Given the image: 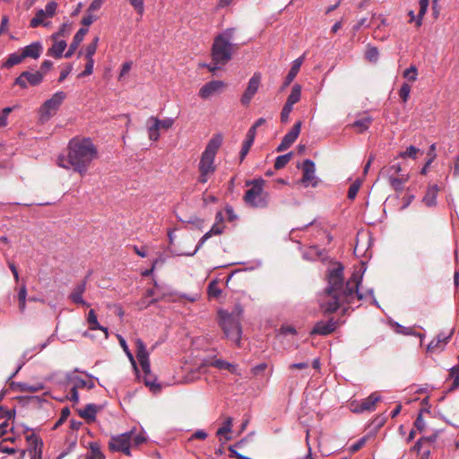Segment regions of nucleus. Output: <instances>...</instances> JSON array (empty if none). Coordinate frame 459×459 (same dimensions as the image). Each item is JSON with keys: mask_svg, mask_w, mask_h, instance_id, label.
Segmentation results:
<instances>
[{"mask_svg": "<svg viewBox=\"0 0 459 459\" xmlns=\"http://www.w3.org/2000/svg\"><path fill=\"white\" fill-rule=\"evenodd\" d=\"M343 266L340 264L330 268L327 272V287L320 298V307L325 313L337 311L342 306H351L371 297L374 304H377L373 295V290L369 289L366 293L359 290L362 281V273L356 270L349 280L343 281Z\"/></svg>", "mask_w": 459, "mask_h": 459, "instance_id": "nucleus-1", "label": "nucleus"}, {"mask_svg": "<svg viewBox=\"0 0 459 459\" xmlns=\"http://www.w3.org/2000/svg\"><path fill=\"white\" fill-rule=\"evenodd\" d=\"M98 158V149L90 138H73L67 146V155H60L56 164L83 176L91 162Z\"/></svg>", "mask_w": 459, "mask_h": 459, "instance_id": "nucleus-2", "label": "nucleus"}, {"mask_svg": "<svg viewBox=\"0 0 459 459\" xmlns=\"http://www.w3.org/2000/svg\"><path fill=\"white\" fill-rule=\"evenodd\" d=\"M234 34L235 29L228 28L214 38L212 47V63L204 65L211 72L225 65L232 58L235 49L238 48V46L231 42Z\"/></svg>", "mask_w": 459, "mask_h": 459, "instance_id": "nucleus-3", "label": "nucleus"}, {"mask_svg": "<svg viewBox=\"0 0 459 459\" xmlns=\"http://www.w3.org/2000/svg\"><path fill=\"white\" fill-rule=\"evenodd\" d=\"M265 180L262 178L246 181V191L243 200L252 208H266L269 204V194L264 190Z\"/></svg>", "mask_w": 459, "mask_h": 459, "instance_id": "nucleus-4", "label": "nucleus"}, {"mask_svg": "<svg viewBox=\"0 0 459 459\" xmlns=\"http://www.w3.org/2000/svg\"><path fill=\"white\" fill-rule=\"evenodd\" d=\"M240 314L241 310L238 313H229L225 310H220L218 316L220 318V325L224 332L225 336L239 345L241 340V326H240Z\"/></svg>", "mask_w": 459, "mask_h": 459, "instance_id": "nucleus-5", "label": "nucleus"}, {"mask_svg": "<svg viewBox=\"0 0 459 459\" xmlns=\"http://www.w3.org/2000/svg\"><path fill=\"white\" fill-rule=\"evenodd\" d=\"M136 357L144 373L143 380L150 390L157 393L160 390V385L156 384V377L151 372L149 360V352L146 350L144 342L141 339L135 341Z\"/></svg>", "mask_w": 459, "mask_h": 459, "instance_id": "nucleus-6", "label": "nucleus"}, {"mask_svg": "<svg viewBox=\"0 0 459 459\" xmlns=\"http://www.w3.org/2000/svg\"><path fill=\"white\" fill-rule=\"evenodd\" d=\"M379 176L387 180L388 184L395 192H401L403 185L409 180V173L403 172L400 163H393L384 167Z\"/></svg>", "mask_w": 459, "mask_h": 459, "instance_id": "nucleus-7", "label": "nucleus"}, {"mask_svg": "<svg viewBox=\"0 0 459 459\" xmlns=\"http://www.w3.org/2000/svg\"><path fill=\"white\" fill-rule=\"evenodd\" d=\"M220 145V139L213 138L209 141L204 152L202 154L199 163V170H204L205 172L212 173L215 171L214 159Z\"/></svg>", "mask_w": 459, "mask_h": 459, "instance_id": "nucleus-8", "label": "nucleus"}, {"mask_svg": "<svg viewBox=\"0 0 459 459\" xmlns=\"http://www.w3.org/2000/svg\"><path fill=\"white\" fill-rule=\"evenodd\" d=\"M65 98V92L60 91H56L50 99L47 100L39 108L40 120L48 121L53 117Z\"/></svg>", "mask_w": 459, "mask_h": 459, "instance_id": "nucleus-9", "label": "nucleus"}, {"mask_svg": "<svg viewBox=\"0 0 459 459\" xmlns=\"http://www.w3.org/2000/svg\"><path fill=\"white\" fill-rule=\"evenodd\" d=\"M45 73L41 71H23L15 80L14 85L25 90L30 86H39L44 80Z\"/></svg>", "mask_w": 459, "mask_h": 459, "instance_id": "nucleus-10", "label": "nucleus"}, {"mask_svg": "<svg viewBox=\"0 0 459 459\" xmlns=\"http://www.w3.org/2000/svg\"><path fill=\"white\" fill-rule=\"evenodd\" d=\"M261 79L262 75L260 73H255L249 79L247 87L240 99L241 104L243 106L249 105L260 87Z\"/></svg>", "mask_w": 459, "mask_h": 459, "instance_id": "nucleus-11", "label": "nucleus"}, {"mask_svg": "<svg viewBox=\"0 0 459 459\" xmlns=\"http://www.w3.org/2000/svg\"><path fill=\"white\" fill-rule=\"evenodd\" d=\"M301 126V121H298L294 124L292 128L284 135L281 143L276 148L277 152H283L292 145L300 134Z\"/></svg>", "mask_w": 459, "mask_h": 459, "instance_id": "nucleus-12", "label": "nucleus"}, {"mask_svg": "<svg viewBox=\"0 0 459 459\" xmlns=\"http://www.w3.org/2000/svg\"><path fill=\"white\" fill-rule=\"evenodd\" d=\"M303 169V177L302 183L305 186H316L317 185V181L315 176L316 166L314 161L311 160H305L302 166Z\"/></svg>", "mask_w": 459, "mask_h": 459, "instance_id": "nucleus-13", "label": "nucleus"}, {"mask_svg": "<svg viewBox=\"0 0 459 459\" xmlns=\"http://www.w3.org/2000/svg\"><path fill=\"white\" fill-rule=\"evenodd\" d=\"M132 444V432H126L121 435L113 436L108 443V447L111 451L120 452L126 446Z\"/></svg>", "mask_w": 459, "mask_h": 459, "instance_id": "nucleus-14", "label": "nucleus"}, {"mask_svg": "<svg viewBox=\"0 0 459 459\" xmlns=\"http://www.w3.org/2000/svg\"><path fill=\"white\" fill-rule=\"evenodd\" d=\"M27 441L30 444L29 453L30 455V459H42L43 455V442L42 440L34 433L27 435Z\"/></svg>", "mask_w": 459, "mask_h": 459, "instance_id": "nucleus-15", "label": "nucleus"}, {"mask_svg": "<svg viewBox=\"0 0 459 459\" xmlns=\"http://www.w3.org/2000/svg\"><path fill=\"white\" fill-rule=\"evenodd\" d=\"M225 84L221 81H212L205 83L199 91V97L204 100L211 98L216 93L220 92Z\"/></svg>", "mask_w": 459, "mask_h": 459, "instance_id": "nucleus-16", "label": "nucleus"}, {"mask_svg": "<svg viewBox=\"0 0 459 459\" xmlns=\"http://www.w3.org/2000/svg\"><path fill=\"white\" fill-rule=\"evenodd\" d=\"M224 224L223 223H219V222H215L212 227L211 228V230L209 231H207L201 238L200 240L198 241L195 250L193 252H190V253H185L183 254L184 255H188V256H192L194 255L202 247L203 245L205 243V241L210 238L213 235H221L223 230H224Z\"/></svg>", "mask_w": 459, "mask_h": 459, "instance_id": "nucleus-17", "label": "nucleus"}, {"mask_svg": "<svg viewBox=\"0 0 459 459\" xmlns=\"http://www.w3.org/2000/svg\"><path fill=\"white\" fill-rule=\"evenodd\" d=\"M336 329V322L331 318L328 321H319L317 322L314 328L311 330L310 334L311 335H328L334 332Z\"/></svg>", "mask_w": 459, "mask_h": 459, "instance_id": "nucleus-18", "label": "nucleus"}, {"mask_svg": "<svg viewBox=\"0 0 459 459\" xmlns=\"http://www.w3.org/2000/svg\"><path fill=\"white\" fill-rule=\"evenodd\" d=\"M86 290V280L78 283L72 290L69 295V299L75 304L82 305L84 307H90V304L85 301L82 298V294Z\"/></svg>", "mask_w": 459, "mask_h": 459, "instance_id": "nucleus-19", "label": "nucleus"}, {"mask_svg": "<svg viewBox=\"0 0 459 459\" xmlns=\"http://www.w3.org/2000/svg\"><path fill=\"white\" fill-rule=\"evenodd\" d=\"M439 190L437 184L429 186L422 198V203L428 207H435L437 205V196Z\"/></svg>", "mask_w": 459, "mask_h": 459, "instance_id": "nucleus-20", "label": "nucleus"}, {"mask_svg": "<svg viewBox=\"0 0 459 459\" xmlns=\"http://www.w3.org/2000/svg\"><path fill=\"white\" fill-rule=\"evenodd\" d=\"M380 399V395H378L377 393L371 394L368 397L361 401L360 404L359 405V408L356 409V411L363 412L365 411H374L377 403L379 402Z\"/></svg>", "mask_w": 459, "mask_h": 459, "instance_id": "nucleus-21", "label": "nucleus"}, {"mask_svg": "<svg viewBox=\"0 0 459 459\" xmlns=\"http://www.w3.org/2000/svg\"><path fill=\"white\" fill-rule=\"evenodd\" d=\"M88 32V29L81 28L74 36L73 41L69 46L68 51L65 54V57H71L75 50L78 48L81 42L83 40L84 36Z\"/></svg>", "mask_w": 459, "mask_h": 459, "instance_id": "nucleus-22", "label": "nucleus"}, {"mask_svg": "<svg viewBox=\"0 0 459 459\" xmlns=\"http://www.w3.org/2000/svg\"><path fill=\"white\" fill-rule=\"evenodd\" d=\"M86 321L88 324L89 330H100L104 333L105 339L108 338V330L100 325L98 322L97 315L93 309H91L87 315Z\"/></svg>", "mask_w": 459, "mask_h": 459, "instance_id": "nucleus-23", "label": "nucleus"}, {"mask_svg": "<svg viewBox=\"0 0 459 459\" xmlns=\"http://www.w3.org/2000/svg\"><path fill=\"white\" fill-rule=\"evenodd\" d=\"M43 48L40 42L36 41L33 42L26 47H24L22 49V52L23 54L24 58L30 57L33 59H38L41 53H42Z\"/></svg>", "mask_w": 459, "mask_h": 459, "instance_id": "nucleus-24", "label": "nucleus"}, {"mask_svg": "<svg viewBox=\"0 0 459 459\" xmlns=\"http://www.w3.org/2000/svg\"><path fill=\"white\" fill-rule=\"evenodd\" d=\"M146 126L148 130L149 139L153 142L158 141L160 138L159 130L160 129L158 123V118L155 117H150L147 119Z\"/></svg>", "mask_w": 459, "mask_h": 459, "instance_id": "nucleus-25", "label": "nucleus"}, {"mask_svg": "<svg viewBox=\"0 0 459 459\" xmlns=\"http://www.w3.org/2000/svg\"><path fill=\"white\" fill-rule=\"evenodd\" d=\"M453 334V331H450L449 333L446 334L444 333H439L436 339L432 340L428 345V350L433 351L437 349H443V347L447 343L448 340L451 338Z\"/></svg>", "mask_w": 459, "mask_h": 459, "instance_id": "nucleus-26", "label": "nucleus"}, {"mask_svg": "<svg viewBox=\"0 0 459 459\" xmlns=\"http://www.w3.org/2000/svg\"><path fill=\"white\" fill-rule=\"evenodd\" d=\"M54 43L48 50V56H53L56 59L62 57L64 51L67 46L65 40L54 39Z\"/></svg>", "mask_w": 459, "mask_h": 459, "instance_id": "nucleus-27", "label": "nucleus"}, {"mask_svg": "<svg viewBox=\"0 0 459 459\" xmlns=\"http://www.w3.org/2000/svg\"><path fill=\"white\" fill-rule=\"evenodd\" d=\"M302 62H303V57H299L293 61L292 66H291L290 70L289 71V73L285 78V81L283 82V86H282L283 88L287 87L297 76V74L300 69V66L302 65Z\"/></svg>", "mask_w": 459, "mask_h": 459, "instance_id": "nucleus-28", "label": "nucleus"}, {"mask_svg": "<svg viewBox=\"0 0 459 459\" xmlns=\"http://www.w3.org/2000/svg\"><path fill=\"white\" fill-rule=\"evenodd\" d=\"M211 365L212 367H215L217 368L218 369H221V370H227L232 374H236V375H239L238 373V366L235 365V364H231L226 360H223V359H215L213 361L211 362Z\"/></svg>", "mask_w": 459, "mask_h": 459, "instance_id": "nucleus-29", "label": "nucleus"}, {"mask_svg": "<svg viewBox=\"0 0 459 459\" xmlns=\"http://www.w3.org/2000/svg\"><path fill=\"white\" fill-rule=\"evenodd\" d=\"M97 411L98 406L93 403H89L83 409L79 410V415L89 421H92L96 418Z\"/></svg>", "mask_w": 459, "mask_h": 459, "instance_id": "nucleus-30", "label": "nucleus"}, {"mask_svg": "<svg viewBox=\"0 0 459 459\" xmlns=\"http://www.w3.org/2000/svg\"><path fill=\"white\" fill-rule=\"evenodd\" d=\"M301 98V86L294 84L290 95L287 98L285 104L293 108V106L300 100Z\"/></svg>", "mask_w": 459, "mask_h": 459, "instance_id": "nucleus-31", "label": "nucleus"}, {"mask_svg": "<svg viewBox=\"0 0 459 459\" xmlns=\"http://www.w3.org/2000/svg\"><path fill=\"white\" fill-rule=\"evenodd\" d=\"M24 56L22 52H14L8 56L6 61L3 64L2 67L4 68H11L16 65L21 64L24 60Z\"/></svg>", "mask_w": 459, "mask_h": 459, "instance_id": "nucleus-32", "label": "nucleus"}, {"mask_svg": "<svg viewBox=\"0 0 459 459\" xmlns=\"http://www.w3.org/2000/svg\"><path fill=\"white\" fill-rule=\"evenodd\" d=\"M372 123V118L369 116L363 117L360 119H357L352 125V127L358 129L359 133H363L368 129Z\"/></svg>", "mask_w": 459, "mask_h": 459, "instance_id": "nucleus-33", "label": "nucleus"}, {"mask_svg": "<svg viewBox=\"0 0 459 459\" xmlns=\"http://www.w3.org/2000/svg\"><path fill=\"white\" fill-rule=\"evenodd\" d=\"M207 293L210 299H218L221 294V289L219 287V281L212 280L207 288Z\"/></svg>", "mask_w": 459, "mask_h": 459, "instance_id": "nucleus-34", "label": "nucleus"}, {"mask_svg": "<svg viewBox=\"0 0 459 459\" xmlns=\"http://www.w3.org/2000/svg\"><path fill=\"white\" fill-rule=\"evenodd\" d=\"M45 12L43 9L38 10L35 16L30 20V26L31 28H37L40 25L48 26V23L44 22Z\"/></svg>", "mask_w": 459, "mask_h": 459, "instance_id": "nucleus-35", "label": "nucleus"}, {"mask_svg": "<svg viewBox=\"0 0 459 459\" xmlns=\"http://www.w3.org/2000/svg\"><path fill=\"white\" fill-rule=\"evenodd\" d=\"M429 4V0H420V2H419L420 10H419V13H418V16L416 19L417 27L421 26L422 19H423L425 13H427Z\"/></svg>", "mask_w": 459, "mask_h": 459, "instance_id": "nucleus-36", "label": "nucleus"}, {"mask_svg": "<svg viewBox=\"0 0 459 459\" xmlns=\"http://www.w3.org/2000/svg\"><path fill=\"white\" fill-rule=\"evenodd\" d=\"M233 420L231 417H228L221 427H220L216 432L218 437L225 436L231 432Z\"/></svg>", "mask_w": 459, "mask_h": 459, "instance_id": "nucleus-37", "label": "nucleus"}, {"mask_svg": "<svg viewBox=\"0 0 459 459\" xmlns=\"http://www.w3.org/2000/svg\"><path fill=\"white\" fill-rule=\"evenodd\" d=\"M291 156H292L291 152L278 156L274 162V169H281L284 168L290 160Z\"/></svg>", "mask_w": 459, "mask_h": 459, "instance_id": "nucleus-38", "label": "nucleus"}, {"mask_svg": "<svg viewBox=\"0 0 459 459\" xmlns=\"http://www.w3.org/2000/svg\"><path fill=\"white\" fill-rule=\"evenodd\" d=\"M395 332L398 333H402L404 335H415L419 336L420 339H422L423 335L421 333H416L412 327H405L401 325L398 323H395Z\"/></svg>", "mask_w": 459, "mask_h": 459, "instance_id": "nucleus-39", "label": "nucleus"}, {"mask_svg": "<svg viewBox=\"0 0 459 459\" xmlns=\"http://www.w3.org/2000/svg\"><path fill=\"white\" fill-rule=\"evenodd\" d=\"M26 297H27V290L23 285L21 287L18 292V300H19V310L21 313H23L26 308Z\"/></svg>", "mask_w": 459, "mask_h": 459, "instance_id": "nucleus-40", "label": "nucleus"}, {"mask_svg": "<svg viewBox=\"0 0 459 459\" xmlns=\"http://www.w3.org/2000/svg\"><path fill=\"white\" fill-rule=\"evenodd\" d=\"M20 390L22 392H38L41 391L44 388V385L42 384H35V385H30L27 383H20L19 384Z\"/></svg>", "mask_w": 459, "mask_h": 459, "instance_id": "nucleus-41", "label": "nucleus"}, {"mask_svg": "<svg viewBox=\"0 0 459 459\" xmlns=\"http://www.w3.org/2000/svg\"><path fill=\"white\" fill-rule=\"evenodd\" d=\"M99 38L95 37L92 41L86 47L85 49V57L86 59L93 58L94 54L96 53L98 47Z\"/></svg>", "mask_w": 459, "mask_h": 459, "instance_id": "nucleus-42", "label": "nucleus"}, {"mask_svg": "<svg viewBox=\"0 0 459 459\" xmlns=\"http://www.w3.org/2000/svg\"><path fill=\"white\" fill-rule=\"evenodd\" d=\"M378 56V49L376 47L368 46L365 53L366 59L368 60L369 62L375 63L377 61Z\"/></svg>", "mask_w": 459, "mask_h": 459, "instance_id": "nucleus-43", "label": "nucleus"}, {"mask_svg": "<svg viewBox=\"0 0 459 459\" xmlns=\"http://www.w3.org/2000/svg\"><path fill=\"white\" fill-rule=\"evenodd\" d=\"M72 24L68 22H65L59 28L58 31L52 35L53 39H57L60 37H65L68 35L71 31Z\"/></svg>", "mask_w": 459, "mask_h": 459, "instance_id": "nucleus-44", "label": "nucleus"}, {"mask_svg": "<svg viewBox=\"0 0 459 459\" xmlns=\"http://www.w3.org/2000/svg\"><path fill=\"white\" fill-rule=\"evenodd\" d=\"M419 152H420V149L411 145L406 149V151L400 152L399 157L403 158V159L411 158L413 160H416L417 154Z\"/></svg>", "mask_w": 459, "mask_h": 459, "instance_id": "nucleus-45", "label": "nucleus"}, {"mask_svg": "<svg viewBox=\"0 0 459 459\" xmlns=\"http://www.w3.org/2000/svg\"><path fill=\"white\" fill-rule=\"evenodd\" d=\"M118 340H119V343H120V346L122 347L123 351L128 357V359L131 361V363L133 364V366L135 367L134 358L133 354L131 353V351L126 344V340L120 335H118Z\"/></svg>", "mask_w": 459, "mask_h": 459, "instance_id": "nucleus-46", "label": "nucleus"}, {"mask_svg": "<svg viewBox=\"0 0 459 459\" xmlns=\"http://www.w3.org/2000/svg\"><path fill=\"white\" fill-rule=\"evenodd\" d=\"M90 447H91V456L89 459H105V456L101 453L98 444L91 443Z\"/></svg>", "mask_w": 459, "mask_h": 459, "instance_id": "nucleus-47", "label": "nucleus"}, {"mask_svg": "<svg viewBox=\"0 0 459 459\" xmlns=\"http://www.w3.org/2000/svg\"><path fill=\"white\" fill-rule=\"evenodd\" d=\"M418 71L413 65L410 66L403 72V76L410 82H415L417 80Z\"/></svg>", "mask_w": 459, "mask_h": 459, "instance_id": "nucleus-48", "label": "nucleus"}, {"mask_svg": "<svg viewBox=\"0 0 459 459\" xmlns=\"http://www.w3.org/2000/svg\"><path fill=\"white\" fill-rule=\"evenodd\" d=\"M411 92V86L410 84L404 82L401 86V89L399 91V97L403 100V102H406L410 97Z\"/></svg>", "mask_w": 459, "mask_h": 459, "instance_id": "nucleus-49", "label": "nucleus"}, {"mask_svg": "<svg viewBox=\"0 0 459 459\" xmlns=\"http://www.w3.org/2000/svg\"><path fill=\"white\" fill-rule=\"evenodd\" d=\"M449 376L454 379L451 389H455L459 386V366H455L450 369Z\"/></svg>", "mask_w": 459, "mask_h": 459, "instance_id": "nucleus-50", "label": "nucleus"}, {"mask_svg": "<svg viewBox=\"0 0 459 459\" xmlns=\"http://www.w3.org/2000/svg\"><path fill=\"white\" fill-rule=\"evenodd\" d=\"M56 8H57L56 2H55V1L48 2L44 10L45 15L47 17H53L56 13Z\"/></svg>", "mask_w": 459, "mask_h": 459, "instance_id": "nucleus-51", "label": "nucleus"}, {"mask_svg": "<svg viewBox=\"0 0 459 459\" xmlns=\"http://www.w3.org/2000/svg\"><path fill=\"white\" fill-rule=\"evenodd\" d=\"M130 4L142 15L144 12V0H129Z\"/></svg>", "mask_w": 459, "mask_h": 459, "instance_id": "nucleus-52", "label": "nucleus"}, {"mask_svg": "<svg viewBox=\"0 0 459 459\" xmlns=\"http://www.w3.org/2000/svg\"><path fill=\"white\" fill-rule=\"evenodd\" d=\"M415 199V195L410 193V190H407L405 195L402 198L403 205L401 207L402 210L406 209Z\"/></svg>", "mask_w": 459, "mask_h": 459, "instance_id": "nucleus-53", "label": "nucleus"}, {"mask_svg": "<svg viewBox=\"0 0 459 459\" xmlns=\"http://www.w3.org/2000/svg\"><path fill=\"white\" fill-rule=\"evenodd\" d=\"M93 66H94V59L93 58L87 59V63L85 65V69L82 73H81L79 74V76L82 77V76L91 75L93 72Z\"/></svg>", "mask_w": 459, "mask_h": 459, "instance_id": "nucleus-54", "label": "nucleus"}, {"mask_svg": "<svg viewBox=\"0 0 459 459\" xmlns=\"http://www.w3.org/2000/svg\"><path fill=\"white\" fill-rule=\"evenodd\" d=\"M292 109H293L292 107H290L287 104H284V106L281 109V121L282 123L288 122L290 114L291 113Z\"/></svg>", "mask_w": 459, "mask_h": 459, "instance_id": "nucleus-55", "label": "nucleus"}, {"mask_svg": "<svg viewBox=\"0 0 459 459\" xmlns=\"http://www.w3.org/2000/svg\"><path fill=\"white\" fill-rule=\"evenodd\" d=\"M366 441H367V437H363L359 438V440H357L354 444H352L351 446L350 451L351 453H355V452L359 451V449H361L365 446Z\"/></svg>", "mask_w": 459, "mask_h": 459, "instance_id": "nucleus-56", "label": "nucleus"}, {"mask_svg": "<svg viewBox=\"0 0 459 459\" xmlns=\"http://www.w3.org/2000/svg\"><path fill=\"white\" fill-rule=\"evenodd\" d=\"M97 17L92 13L86 12V14L82 19V23L84 26H90L96 21Z\"/></svg>", "mask_w": 459, "mask_h": 459, "instance_id": "nucleus-57", "label": "nucleus"}, {"mask_svg": "<svg viewBox=\"0 0 459 459\" xmlns=\"http://www.w3.org/2000/svg\"><path fill=\"white\" fill-rule=\"evenodd\" d=\"M103 3H104V0H93L87 9L88 13H93L99 11L101 8Z\"/></svg>", "mask_w": 459, "mask_h": 459, "instance_id": "nucleus-58", "label": "nucleus"}, {"mask_svg": "<svg viewBox=\"0 0 459 459\" xmlns=\"http://www.w3.org/2000/svg\"><path fill=\"white\" fill-rule=\"evenodd\" d=\"M158 123H159V126H160V129L162 128V129L167 130V129H169L173 126L174 119L171 118V117H167V118H165L163 120H160L158 118Z\"/></svg>", "mask_w": 459, "mask_h": 459, "instance_id": "nucleus-59", "label": "nucleus"}, {"mask_svg": "<svg viewBox=\"0 0 459 459\" xmlns=\"http://www.w3.org/2000/svg\"><path fill=\"white\" fill-rule=\"evenodd\" d=\"M252 145H253V143L244 141L242 147H241L240 155H239L240 161L244 160V159L247 155Z\"/></svg>", "mask_w": 459, "mask_h": 459, "instance_id": "nucleus-60", "label": "nucleus"}, {"mask_svg": "<svg viewBox=\"0 0 459 459\" xmlns=\"http://www.w3.org/2000/svg\"><path fill=\"white\" fill-rule=\"evenodd\" d=\"M132 432V443H134V446H139L146 441V437L139 433L135 434L133 431Z\"/></svg>", "mask_w": 459, "mask_h": 459, "instance_id": "nucleus-61", "label": "nucleus"}, {"mask_svg": "<svg viewBox=\"0 0 459 459\" xmlns=\"http://www.w3.org/2000/svg\"><path fill=\"white\" fill-rule=\"evenodd\" d=\"M359 186H360V185L359 182H355L350 186L349 191H348V197L350 199L355 198V196L357 195V194L359 192Z\"/></svg>", "mask_w": 459, "mask_h": 459, "instance_id": "nucleus-62", "label": "nucleus"}, {"mask_svg": "<svg viewBox=\"0 0 459 459\" xmlns=\"http://www.w3.org/2000/svg\"><path fill=\"white\" fill-rule=\"evenodd\" d=\"M414 426L420 432L423 431V429L425 428V421L422 418V411H420L418 417L416 418Z\"/></svg>", "mask_w": 459, "mask_h": 459, "instance_id": "nucleus-63", "label": "nucleus"}, {"mask_svg": "<svg viewBox=\"0 0 459 459\" xmlns=\"http://www.w3.org/2000/svg\"><path fill=\"white\" fill-rule=\"evenodd\" d=\"M309 368L308 362H299V363H292L289 366V369L290 371H293L295 369L299 370H306Z\"/></svg>", "mask_w": 459, "mask_h": 459, "instance_id": "nucleus-64", "label": "nucleus"}]
</instances>
